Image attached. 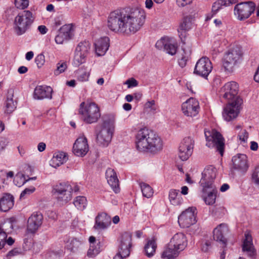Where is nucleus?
Segmentation results:
<instances>
[{
    "label": "nucleus",
    "instance_id": "obj_1",
    "mask_svg": "<svg viewBox=\"0 0 259 259\" xmlns=\"http://www.w3.org/2000/svg\"><path fill=\"white\" fill-rule=\"evenodd\" d=\"M137 149L142 152L157 153L163 148L161 139L153 131L144 127L139 130L135 136Z\"/></svg>",
    "mask_w": 259,
    "mask_h": 259
},
{
    "label": "nucleus",
    "instance_id": "obj_2",
    "mask_svg": "<svg viewBox=\"0 0 259 259\" xmlns=\"http://www.w3.org/2000/svg\"><path fill=\"white\" fill-rule=\"evenodd\" d=\"M143 11L138 9L127 12L124 10L122 34L129 35L139 31L145 22Z\"/></svg>",
    "mask_w": 259,
    "mask_h": 259
},
{
    "label": "nucleus",
    "instance_id": "obj_3",
    "mask_svg": "<svg viewBox=\"0 0 259 259\" xmlns=\"http://www.w3.org/2000/svg\"><path fill=\"white\" fill-rule=\"evenodd\" d=\"M78 114L80 119L87 124L96 123L101 117L99 105L95 102L89 100L80 104Z\"/></svg>",
    "mask_w": 259,
    "mask_h": 259
},
{
    "label": "nucleus",
    "instance_id": "obj_4",
    "mask_svg": "<svg viewBox=\"0 0 259 259\" xmlns=\"http://www.w3.org/2000/svg\"><path fill=\"white\" fill-rule=\"evenodd\" d=\"M115 118L113 116L105 117L97 133V142L102 146L106 147L110 143L114 131Z\"/></svg>",
    "mask_w": 259,
    "mask_h": 259
},
{
    "label": "nucleus",
    "instance_id": "obj_5",
    "mask_svg": "<svg viewBox=\"0 0 259 259\" xmlns=\"http://www.w3.org/2000/svg\"><path fill=\"white\" fill-rule=\"evenodd\" d=\"M73 191L72 187L69 183L61 182L53 186L52 194L55 202L63 206L72 199Z\"/></svg>",
    "mask_w": 259,
    "mask_h": 259
},
{
    "label": "nucleus",
    "instance_id": "obj_6",
    "mask_svg": "<svg viewBox=\"0 0 259 259\" xmlns=\"http://www.w3.org/2000/svg\"><path fill=\"white\" fill-rule=\"evenodd\" d=\"M242 52L238 48H233L225 53L222 59V67L225 71L231 73L241 62Z\"/></svg>",
    "mask_w": 259,
    "mask_h": 259
},
{
    "label": "nucleus",
    "instance_id": "obj_7",
    "mask_svg": "<svg viewBox=\"0 0 259 259\" xmlns=\"http://www.w3.org/2000/svg\"><path fill=\"white\" fill-rule=\"evenodd\" d=\"M34 17L29 11H24L19 13L15 18L14 30L17 35L25 33L30 27Z\"/></svg>",
    "mask_w": 259,
    "mask_h": 259
},
{
    "label": "nucleus",
    "instance_id": "obj_8",
    "mask_svg": "<svg viewBox=\"0 0 259 259\" xmlns=\"http://www.w3.org/2000/svg\"><path fill=\"white\" fill-rule=\"evenodd\" d=\"M124 10H116L110 13L107 19L109 29L117 34L123 33Z\"/></svg>",
    "mask_w": 259,
    "mask_h": 259
},
{
    "label": "nucleus",
    "instance_id": "obj_9",
    "mask_svg": "<svg viewBox=\"0 0 259 259\" xmlns=\"http://www.w3.org/2000/svg\"><path fill=\"white\" fill-rule=\"evenodd\" d=\"M206 140V145L208 147H215L222 156L224 147V140L221 134L215 130H207L204 132Z\"/></svg>",
    "mask_w": 259,
    "mask_h": 259
},
{
    "label": "nucleus",
    "instance_id": "obj_10",
    "mask_svg": "<svg viewBox=\"0 0 259 259\" xmlns=\"http://www.w3.org/2000/svg\"><path fill=\"white\" fill-rule=\"evenodd\" d=\"M239 85L235 81H229L226 83L220 90V96L227 101L230 102H240L238 94Z\"/></svg>",
    "mask_w": 259,
    "mask_h": 259
},
{
    "label": "nucleus",
    "instance_id": "obj_11",
    "mask_svg": "<svg viewBox=\"0 0 259 259\" xmlns=\"http://www.w3.org/2000/svg\"><path fill=\"white\" fill-rule=\"evenodd\" d=\"M90 48L91 44L89 41H81L77 45L74 53L73 66L78 67L85 62Z\"/></svg>",
    "mask_w": 259,
    "mask_h": 259
},
{
    "label": "nucleus",
    "instance_id": "obj_12",
    "mask_svg": "<svg viewBox=\"0 0 259 259\" xmlns=\"http://www.w3.org/2000/svg\"><path fill=\"white\" fill-rule=\"evenodd\" d=\"M197 214L196 207L191 206L183 211L178 217V223L182 228H188L195 224Z\"/></svg>",
    "mask_w": 259,
    "mask_h": 259
},
{
    "label": "nucleus",
    "instance_id": "obj_13",
    "mask_svg": "<svg viewBox=\"0 0 259 259\" xmlns=\"http://www.w3.org/2000/svg\"><path fill=\"white\" fill-rule=\"evenodd\" d=\"M213 68L212 63L206 57L200 58L195 66L194 73L206 79Z\"/></svg>",
    "mask_w": 259,
    "mask_h": 259
},
{
    "label": "nucleus",
    "instance_id": "obj_14",
    "mask_svg": "<svg viewBox=\"0 0 259 259\" xmlns=\"http://www.w3.org/2000/svg\"><path fill=\"white\" fill-rule=\"evenodd\" d=\"M217 169L212 166H209L204 169L202 173V178L200 184L203 187V192L206 189L216 187L213 184V181L216 177Z\"/></svg>",
    "mask_w": 259,
    "mask_h": 259
},
{
    "label": "nucleus",
    "instance_id": "obj_15",
    "mask_svg": "<svg viewBox=\"0 0 259 259\" xmlns=\"http://www.w3.org/2000/svg\"><path fill=\"white\" fill-rule=\"evenodd\" d=\"M199 103L195 98H190L182 104V111L187 117H195L199 113Z\"/></svg>",
    "mask_w": 259,
    "mask_h": 259
},
{
    "label": "nucleus",
    "instance_id": "obj_16",
    "mask_svg": "<svg viewBox=\"0 0 259 259\" xmlns=\"http://www.w3.org/2000/svg\"><path fill=\"white\" fill-rule=\"evenodd\" d=\"M255 4L252 2L240 3L234 8V14L240 20L248 18L255 10Z\"/></svg>",
    "mask_w": 259,
    "mask_h": 259
},
{
    "label": "nucleus",
    "instance_id": "obj_17",
    "mask_svg": "<svg viewBox=\"0 0 259 259\" xmlns=\"http://www.w3.org/2000/svg\"><path fill=\"white\" fill-rule=\"evenodd\" d=\"M155 47L172 56L175 55L177 51V43L172 38L168 36L163 37L157 40Z\"/></svg>",
    "mask_w": 259,
    "mask_h": 259
},
{
    "label": "nucleus",
    "instance_id": "obj_18",
    "mask_svg": "<svg viewBox=\"0 0 259 259\" xmlns=\"http://www.w3.org/2000/svg\"><path fill=\"white\" fill-rule=\"evenodd\" d=\"M194 141L190 137L185 138L180 144L179 157L183 160H187L193 152Z\"/></svg>",
    "mask_w": 259,
    "mask_h": 259
},
{
    "label": "nucleus",
    "instance_id": "obj_19",
    "mask_svg": "<svg viewBox=\"0 0 259 259\" xmlns=\"http://www.w3.org/2000/svg\"><path fill=\"white\" fill-rule=\"evenodd\" d=\"M74 26L72 24L63 25L55 37V42L60 45L67 42L74 36Z\"/></svg>",
    "mask_w": 259,
    "mask_h": 259
},
{
    "label": "nucleus",
    "instance_id": "obj_20",
    "mask_svg": "<svg viewBox=\"0 0 259 259\" xmlns=\"http://www.w3.org/2000/svg\"><path fill=\"white\" fill-rule=\"evenodd\" d=\"M132 246V235L130 233H124L121 237L118 253L119 255L123 259L128 256L130 253V248Z\"/></svg>",
    "mask_w": 259,
    "mask_h": 259
},
{
    "label": "nucleus",
    "instance_id": "obj_21",
    "mask_svg": "<svg viewBox=\"0 0 259 259\" xmlns=\"http://www.w3.org/2000/svg\"><path fill=\"white\" fill-rule=\"evenodd\" d=\"M89 150L87 139L84 135L79 136L75 141L73 146V152L77 156L83 157Z\"/></svg>",
    "mask_w": 259,
    "mask_h": 259
},
{
    "label": "nucleus",
    "instance_id": "obj_22",
    "mask_svg": "<svg viewBox=\"0 0 259 259\" xmlns=\"http://www.w3.org/2000/svg\"><path fill=\"white\" fill-rule=\"evenodd\" d=\"M43 216L40 212H34L28 218L27 221V231L30 233H34L41 226Z\"/></svg>",
    "mask_w": 259,
    "mask_h": 259
},
{
    "label": "nucleus",
    "instance_id": "obj_23",
    "mask_svg": "<svg viewBox=\"0 0 259 259\" xmlns=\"http://www.w3.org/2000/svg\"><path fill=\"white\" fill-rule=\"evenodd\" d=\"M111 220L110 216L106 213L99 214L95 219V223L93 229L100 232L107 229L111 225Z\"/></svg>",
    "mask_w": 259,
    "mask_h": 259
},
{
    "label": "nucleus",
    "instance_id": "obj_24",
    "mask_svg": "<svg viewBox=\"0 0 259 259\" xmlns=\"http://www.w3.org/2000/svg\"><path fill=\"white\" fill-rule=\"evenodd\" d=\"M239 102H229L225 107L222 115L224 119L229 121L235 118L239 113Z\"/></svg>",
    "mask_w": 259,
    "mask_h": 259
},
{
    "label": "nucleus",
    "instance_id": "obj_25",
    "mask_svg": "<svg viewBox=\"0 0 259 259\" xmlns=\"http://www.w3.org/2000/svg\"><path fill=\"white\" fill-rule=\"evenodd\" d=\"M169 242L170 246L175 247L179 252L185 249L188 243L186 236L182 233L174 235Z\"/></svg>",
    "mask_w": 259,
    "mask_h": 259
},
{
    "label": "nucleus",
    "instance_id": "obj_26",
    "mask_svg": "<svg viewBox=\"0 0 259 259\" xmlns=\"http://www.w3.org/2000/svg\"><path fill=\"white\" fill-rule=\"evenodd\" d=\"M106 179L108 184L115 193L119 192V180L115 170L111 168H108L105 173Z\"/></svg>",
    "mask_w": 259,
    "mask_h": 259
},
{
    "label": "nucleus",
    "instance_id": "obj_27",
    "mask_svg": "<svg viewBox=\"0 0 259 259\" xmlns=\"http://www.w3.org/2000/svg\"><path fill=\"white\" fill-rule=\"evenodd\" d=\"M242 251L247 253V256L251 258H255L256 251L252 243V239L249 233H245V239L242 244Z\"/></svg>",
    "mask_w": 259,
    "mask_h": 259
},
{
    "label": "nucleus",
    "instance_id": "obj_28",
    "mask_svg": "<svg viewBox=\"0 0 259 259\" xmlns=\"http://www.w3.org/2000/svg\"><path fill=\"white\" fill-rule=\"evenodd\" d=\"M94 46L97 56L104 55L109 47V37L105 36L100 38L95 42Z\"/></svg>",
    "mask_w": 259,
    "mask_h": 259
},
{
    "label": "nucleus",
    "instance_id": "obj_29",
    "mask_svg": "<svg viewBox=\"0 0 259 259\" xmlns=\"http://www.w3.org/2000/svg\"><path fill=\"white\" fill-rule=\"evenodd\" d=\"M53 89L49 86L39 85L35 88L34 92V98L41 100L45 98L51 99Z\"/></svg>",
    "mask_w": 259,
    "mask_h": 259
},
{
    "label": "nucleus",
    "instance_id": "obj_30",
    "mask_svg": "<svg viewBox=\"0 0 259 259\" xmlns=\"http://www.w3.org/2000/svg\"><path fill=\"white\" fill-rule=\"evenodd\" d=\"M232 160L234 168L242 170H246L247 169V159L246 155L237 154L233 157Z\"/></svg>",
    "mask_w": 259,
    "mask_h": 259
},
{
    "label": "nucleus",
    "instance_id": "obj_31",
    "mask_svg": "<svg viewBox=\"0 0 259 259\" xmlns=\"http://www.w3.org/2000/svg\"><path fill=\"white\" fill-rule=\"evenodd\" d=\"M228 231V227L225 224H221L213 230V238L217 241L225 244L226 239L224 234Z\"/></svg>",
    "mask_w": 259,
    "mask_h": 259
},
{
    "label": "nucleus",
    "instance_id": "obj_32",
    "mask_svg": "<svg viewBox=\"0 0 259 259\" xmlns=\"http://www.w3.org/2000/svg\"><path fill=\"white\" fill-rule=\"evenodd\" d=\"M67 160L66 154L63 152H57L53 155V157L50 161V165L53 167L57 168Z\"/></svg>",
    "mask_w": 259,
    "mask_h": 259
},
{
    "label": "nucleus",
    "instance_id": "obj_33",
    "mask_svg": "<svg viewBox=\"0 0 259 259\" xmlns=\"http://www.w3.org/2000/svg\"><path fill=\"white\" fill-rule=\"evenodd\" d=\"M14 197L10 194H6L0 200V210L7 211L14 205Z\"/></svg>",
    "mask_w": 259,
    "mask_h": 259
},
{
    "label": "nucleus",
    "instance_id": "obj_34",
    "mask_svg": "<svg viewBox=\"0 0 259 259\" xmlns=\"http://www.w3.org/2000/svg\"><path fill=\"white\" fill-rule=\"evenodd\" d=\"M91 71V68L83 66L75 71V73L77 80L81 82L88 81L89 80Z\"/></svg>",
    "mask_w": 259,
    "mask_h": 259
},
{
    "label": "nucleus",
    "instance_id": "obj_35",
    "mask_svg": "<svg viewBox=\"0 0 259 259\" xmlns=\"http://www.w3.org/2000/svg\"><path fill=\"white\" fill-rule=\"evenodd\" d=\"M180 252L175 247L171 246L169 242L165 247L161 254V258L163 259H175L179 255Z\"/></svg>",
    "mask_w": 259,
    "mask_h": 259
},
{
    "label": "nucleus",
    "instance_id": "obj_36",
    "mask_svg": "<svg viewBox=\"0 0 259 259\" xmlns=\"http://www.w3.org/2000/svg\"><path fill=\"white\" fill-rule=\"evenodd\" d=\"M193 21V18L191 16L184 18L178 29L180 35H183V33L190 30L192 28Z\"/></svg>",
    "mask_w": 259,
    "mask_h": 259
},
{
    "label": "nucleus",
    "instance_id": "obj_37",
    "mask_svg": "<svg viewBox=\"0 0 259 259\" xmlns=\"http://www.w3.org/2000/svg\"><path fill=\"white\" fill-rule=\"evenodd\" d=\"M15 222V220L13 218L4 220L0 225V233H4L8 236L13 232Z\"/></svg>",
    "mask_w": 259,
    "mask_h": 259
},
{
    "label": "nucleus",
    "instance_id": "obj_38",
    "mask_svg": "<svg viewBox=\"0 0 259 259\" xmlns=\"http://www.w3.org/2000/svg\"><path fill=\"white\" fill-rule=\"evenodd\" d=\"M168 198L171 204L174 206L181 205L183 202V198L179 191L176 189H170L169 192Z\"/></svg>",
    "mask_w": 259,
    "mask_h": 259
},
{
    "label": "nucleus",
    "instance_id": "obj_39",
    "mask_svg": "<svg viewBox=\"0 0 259 259\" xmlns=\"http://www.w3.org/2000/svg\"><path fill=\"white\" fill-rule=\"evenodd\" d=\"M13 97V91L9 90L5 103V113L7 114L11 113L16 108V103L14 101Z\"/></svg>",
    "mask_w": 259,
    "mask_h": 259
},
{
    "label": "nucleus",
    "instance_id": "obj_40",
    "mask_svg": "<svg viewBox=\"0 0 259 259\" xmlns=\"http://www.w3.org/2000/svg\"><path fill=\"white\" fill-rule=\"evenodd\" d=\"M82 240L80 238L71 237L66 242V246L69 250L74 252L81 245Z\"/></svg>",
    "mask_w": 259,
    "mask_h": 259
},
{
    "label": "nucleus",
    "instance_id": "obj_41",
    "mask_svg": "<svg viewBox=\"0 0 259 259\" xmlns=\"http://www.w3.org/2000/svg\"><path fill=\"white\" fill-rule=\"evenodd\" d=\"M209 188L211 189V191L206 196L203 195L202 198L206 204L211 205H213L215 202L217 188L214 187Z\"/></svg>",
    "mask_w": 259,
    "mask_h": 259
},
{
    "label": "nucleus",
    "instance_id": "obj_42",
    "mask_svg": "<svg viewBox=\"0 0 259 259\" xmlns=\"http://www.w3.org/2000/svg\"><path fill=\"white\" fill-rule=\"evenodd\" d=\"M156 247L155 241L154 239L149 240L144 247L146 255L149 257L152 256L155 252Z\"/></svg>",
    "mask_w": 259,
    "mask_h": 259
},
{
    "label": "nucleus",
    "instance_id": "obj_43",
    "mask_svg": "<svg viewBox=\"0 0 259 259\" xmlns=\"http://www.w3.org/2000/svg\"><path fill=\"white\" fill-rule=\"evenodd\" d=\"M14 177V172L10 171L6 172L5 171H0V192L4 190L5 187L7 185L6 179L12 178Z\"/></svg>",
    "mask_w": 259,
    "mask_h": 259
},
{
    "label": "nucleus",
    "instance_id": "obj_44",
    "mask_svg": "<svg viewBox=\"0 0 259 259\" xmlns=\"http://www.w3.org/2000/svg\"><path fill=\"white\" fill-rule=\"evenodd\" d=\"M73 204L77 209L83 210L87 206V199L84 196H78L75 198L73 201Z\"/></svg>",
    "mask_w": 259,
    "mask_h": 259
},
{
    "label": "nucleus",
    "instance_id": "obj_45",
    "mask_svg": "<svg viewBox=\"0 0 259 259\" xmlns=\"http://www.w3.org/2000/svg\"><path fill=\"white\" fill-rule=\"evenodd\" d=\"M183 52L179 59V64L182 67L186 66L191 55V51L189 49H183Z\"/></svg>",
    "mask_w": 259,
    "mask_h": 259
},
{
    "label": "nucleus",
    "instance_id": "obj_46",
    "mask_svg": "<svg viewBox=\"0 0 259 259\" xmlns=\"http://www.w3.org/2000/svg\"><path fill=\"white\" fill-rule=\"evenodd\" d=\"M140 186L144 197L149 198L153 196V190L149 185L145 183H141Z\"/></svg>",
    "mask_w": 259,
    "mask_h": 259
},
{
    "label": "nucleus",
    "instance_id": "obj_47",
    "mask_svg": "<svg viewBox=\"0 0 259 259\" xmlns=\"http://www.w3.org/2000/svg\"><path fill=\"white\" fill-rule=\"evenodd\" d=\"M25 250L21 247H15L10 250L5 256V259H12L13 257L23 255Z\"/></svg>",
    "mask_w": 259,
    "mask_h": 259
},
{
    "label": "nucleus",
    "instance_id": "obj_48",
    "mask_svg": "<svg viewBox=\"0 0 259 259\" xmlns=\"http://www.w3.org/2000/svg\"><path fill=\"white\" fill-rule=\"evenodd\" d=\"M100 252V242L96 244L90 245L89 249L87 252V255L90 257H93Z\"/></svg>",
    "mask_w": 259,
    "mask_h": 259
},
{
    "label": "nucleus",
    "instance_id": "obj_49",
    "mask_svg": "<svg viewBox=\"0 0 259 259\" xmlns=\"http://www.w3.org/2000/svg\"><path fill=\"white\" fill-rule=\"evenodd\" d=\"M67 68L66 62L60 61L57 64V68L54 70V73L55 75H58L64 72Z\"/></svg>",
    "mask_w": 259,
    "mask_h": 259
},
{
    "label": "nucleus",
    "instance_id": "obj_50",
    "mask_svg": "<svg viewBox=\"0 0 259 259\" xmlns=\"http://www.w3.org/2000/svg\"><path fill=\"white\" fill-rule=\"evenodd\" d=\"M238 138L241 144H244L247 142L248 138V134L245 130H241L238 133Z\"/></svg>",
    "mask_w": 259,
    "mask_h": 259
},
{
    "label": "nucleus",
    "instance_id": "obj_51",
    "mask_svg": "<svg viewBox=\"0 0 259 259\" xmlns=\"http://www.w3.org/2000/svg\"><path fill=\"white\" fill-rule=\"evenodd\" d=\"M15 5L17 8L23 10L28 6L29 2L28 0H15Z\"/></svg>",
    "mask_w": 259,
    "mask_h": 259
},
{
    "label": "nucleus",
    "instance_id": "obj_52",
    "mask_svg": "<svg viewBox=\"0 0 259 259\" xmlns=\"http://www.w3.org/2000/svg\"><path fill=\"white\" fill-rule=\"evenodd\" d=\"M35 62L38 68H41L45 63V57L42 54H39L35 58Z\"/></svg>",
    "mask_w": 259,
    "mask_h": 259
},
{
    "label": "nucleus",
    "instance_id": "obj_53",
    "mask_svg": "<svg viewBox=\"0 0 259 259\" xmlns=\"http://www.w3.org/2000/svg\"><path fill=\"white\" fill-rule=\"evenodd\" d=\"M251 180L255 185L259 186V166L256 167L253 172Z\"/></svg>",
    "mask_w": 259,
    "mask_h": 259
},
{
    "label": "nucleus",
    "instance_id": "obj_54",
    "mask_svg": "<svg viewBox=\"0 0 259 259\" xmlns=\"http://www.w3.org/2000/svg\"><path fill=\"white\" fill-rule=\"evenodd\" d=\"M35 188L33 186H31L29 188L24 189L20 194V198H24L27 196L30 195L34 192Z\"/></svg>",
    "mask_w": 259,
    "mask_h": 259
},
{
    "label": "nucleus",
    "instance_id": "obj_55",
    "mask_svg": "<svg viewBox=\"0 0 259 259\" xmlns=\"http://www.w3.org/2000/svg\"><path fill=\"white\" fill-rule=\"evenodd\" d=\"M145 108L149 109L150 111H155L156 107L154 100L147 101L145 104Z\"/></svg>",
    "mask_w": 259,
    "mask_h": 259
},
{
    "label": "nucleus",
    "instance_id": "obj_56",
    "mask_svg": "<svg viewBox=\"0 0 259 259\" xmlns=\"http://www.w3.org/2000/svg\"><path fill=\"white\" fill-rule=\"evenodd\" d=\"M125 84L127 85L128 88H131L132 87H137L138 85V82L134 78H131L130 79H127L125 81Z\"/></svg>",
    "mask_w": 259,
    "mask_h": 259
},
{
    "label": "nucleus",
    "instance_id": "obj_57",
    "mask_svg": "<svg viewBox=\"0 0 259 259\" xmlns=\"http://www.w3.org/2000/svg\"><path fill=\"white\" fill-rule=\"evenodd\" d=\"M7 236L4 233H0V249L3 248L6 244Z\"/></svg>",
    "mask_w": 259,
    "mask_h": 259
},
{
    "label": "nucleus",
    "instance_id": "obj_58",
    "mask_svg": "<svg viewBox=\"0 0 259 259\" xmlns=\"http://www.w3.org/2000/svg\"><path fill=\"white\" fill-rule=\"evenodd\" d=\"M222 5L221 4L220 0L217 1L213 4L212 6V11L215 14L222 7Z\"/></svg>",
    "mask_w": 259,
    "mask_h": 259
},
{
    "label": "nucleus",
    "instance_id": "obj_59",
    "mask_svg": "<svg viewBox=\"0 0 259 259\" xmlns=\"http://www.w3.org/2000/svg\"><path fill=\"white\" fill-rule=\"evenodd\" d=\"M223 6L228 7L237 2V0H220Z\"/></svg>",
    "mask_w": 259,
    "mask_h": 259
},
{
    "label": "nucleus",
    "instance_id": "obj_60",
    "mask_svg": "<svg viewBox=\"0 0 259 259\" xmlns=\"http://www.w3.org/2000/svg\"><path fill=\"white\" fill-rule=\"evenodd\" d=\"M193 0H177V4L179 7H185L192 3Z\"/></svg>",
    "mask_w": 259,
    "mask_h": 259
},
{
    "label": "nucleus",
    "instance_id": "obj_61",
    "mask_svg": "<svg viewBox=\"0 0 259 259\" xmlns=\"http://www.w3.org/2000/svg\"><path fill=\"white\" fill-rule=\"evenodd\" d=\"M8 142L4 138H0V151H2L6 148Z\"/></svg>",
    "mask_w": 259,
    "mask_h": 259
},
{
    "label": "nucleus",
    "instance_id": "obj_62",
    "mask_svg": "<svg viewBox=\"0 0 259 259\" xmlns=\"http://www.w3.org/2000/svg\"><path fill=\"white\" fill-rule=\"evenodd\" d=\"M211 245V243L209 241H206L201 247L202 250L204 252H207L208 251L210 246Z\"/></svg>",
    "mask_w": 259,
    "mask_h": 259
},
{
    "label": "nucleus",
    "instance_id": "obj_63",
    "mask_svg": "<svg viewBox=\"0 0 259 259\" xmlns=\"http://www.w3.org/2000/svg\"><path fill=\"white\" fill-rule=\"evenodd\" d=\"M46 148V145L45 143L40 142L37 145V149L39 152L44 151Z\"/></svg>",
    "mask_w": 259,
    "mask_h": 259
},
{
    "label": "nucleus",
    "instance_id": "obj_64",
    "mask_svg": "<svg viewBox=\"0 0 259 259\" xmlns=\"http://www.w3.org/2000/svg\"><path fill=\"white\" fill-rule=\"evenodd\" d=\"M38 30L41 34H44L47 32L48 29L45 25H40L38 27Z\"/></svg>",
    "mask_w": 259,
    "mask_h": 259
}]
</instances>
